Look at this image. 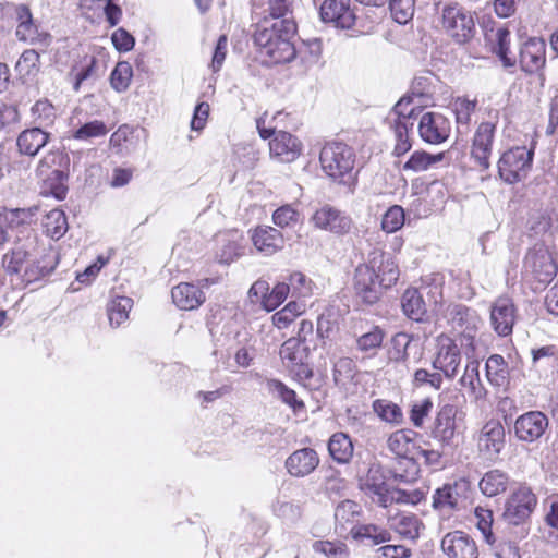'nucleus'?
I'll return each mask as SVG.
<instances>
[{"mask_svg": "<svg viewBox=\"0 0 558 558\" xmlns=\"http://www.w3.org/2000/svg\"><path fill=\"white\" fill-rule=\"evenodd\" d=\"M445 153L429 154L425 150H415L402 166L403 171L414 173L430 169L435 163L442 161Z\"/></svg>", "mask_w": 558, "mask_h": 558, "instance_id": "79ce46f5", "label": "nucleus"}, {"mask_svg": "<svg viewBox=\"0 0 558 558\" xmlns=\"http://www.w3.org/2000/svg\"><path fill=\"white\" fill-rule=\"evenodd\" d=\"M284 2L286 0H281V65L291 63L298 54L302 53L296 45L300 41V38L296 37V22L292 16H287L289 9L283 5Z\"/></svg>", "mask_w": 558, "mask_h": 558, "instance_id": "a878e982", "label": "nucleus"}, {"mask_svg": "<svg viewBox=\"0 0 558 558\" xmlns=\"http://www.w3.org/2000/svg\"><path fill=\"white\" fill-rule=\"evenodd\" d=\"M316 553L324 555L326 558H349L350 549L348 545L341 541H316L313 544Z\"/></svg>", "mask_w": 558, "mask_h": 558, "instance_id": "864d4df0", "label": "nucleus"}, {"mask_svg": "<svg viewBox=\"0 0 558 558\" xmlns=\"http://www.w3.org/2000/svg\"><path fill=\"white\" fill-rule=\"evenodd\" d=\"M433 402L429 398H425L414 403L410 411V420L415 427H422L425 417L430 413Z\"/></svg>", "mask_w": 558, "mask_h": 558, "instance_id": "774afa93", "label": "nucleus"}, {"mask_svg": "<svg viewBox=\"0 0 558 558\" xmlns=\"http://www.w3.org/2000/svg\"><path fill=\"white\" fill-rule=\"evenodd\" d=\"M363 515L362 506L351 499H344L335 507V533L343 538L349 539L353 535Z\"/></svg>", "mask_w": 558, "mask_h": 558, "instance_id": "dca6fc26", "label": "nucleus"}, {"mask_svg": "<svg viewBox=\"0 0 558 558\" xmlns=\"http://www.w3.org/2000/svg\"><path fill=\"white\" fill-rule=\"evenodd\" d=\"M39 59L36 50H25L16 62V71L22 76H35L39 72Z\"/></svg>", "mask_w": 558, "mask_h": 558, "instance_id": "6e6d98bb", "label": "nucleus"}, {"mask_svg": "<svg viewBox=\"0 0 558 558\" xmlns=\"http://www.w3.org/2000/svg\"><path fill=\"white\" fill-rule=\"evenodd\" d=\"M43 226L48 236L59 240L68 231V220L63 210L52 209L44 218Z\"/></svg>", "mask_w": 558, "mask_h": 558, "instance_id": "c03bdc74", "label": "nucleus"}, {"mask_svg": "<svg viewBox=\"0 0 558 558\" xmlns=\"http://www.w3.org/2000/svg\"><path fill=\"white\" fill-rule=\"evenodd\" d=\"M399 278V269L393 259L380 252H373L367 263L360 264L354 271L356 296L367 305L375 304L385 289Z\"/></svg>", "mask_w": 558, "mask_h": 558, "instance_id": "f257e3e1", "label": "nucleus"}, {"mask_svg": "<svg viewBox=\"0 0 558 558\" xmlns=\"http://www.w3.org/2000/svg\"><path fill=\"white\" fill-rule=\"evenodd\" d=\"M404 210L399 205H393L387 209L381 219V228L387 233L398 231L404 225Z\"/></svg>", "mask_w": 558, "mask_h": 558, "instance_id": "13d9d810", "label": "nucleus"}, {"mask_svg": "<svg viewBox=\"0 0 558 558\" xmlns=\"http://www.w3.org/2000/svg\"><path fill=\"white\" fill-rule=\"evenodd\" d=\"M132 76L133 70L131 64L126 61L118 62L110 75L111 87L118 93L126 90Z\"/></svg>", "mask_w": 558, "mask_h": 558, "instance_id": "603ef678", "label": "nucleus"}, {"mask_svg": "<svg viewBox=\"0 0 558 558\" xmlns=\"http://www.w3.org/2000/svg\"><path fill=\"white\" fill-rule=\"evenodd\" d=\"M171 296L173 303L181 310L192 311L205 302V293L197 286L182 282L172 288Z\"/></svg>", "mask_w": 558, "mask_h": 558, "instance_id": "7c9ffc66", "label": "nucleus"}, {"mask_svg": "<svg viewBox=\"0 0 558 558\" xmlns=\"http://www.w3.org/2000/svg\"><path fill=\"white\" fill-rule=\"evenodd\" d=\"M32 116L37 128L51 126L56 120L57 113L54 107L46 99L38 100L32 107Z\"/></svg>", "mask_w": 558, "mask_h": 558, "instance_id": "3c124183", "label": "nucleus"}, {"mask_svg": "<svg viewBox=\"0 0 558 558\" xmlns=\"http://www.w3.org/2000/svg\"><path fill=\"white\" fill-rule=\"evenodd\" d=\"M441 26L447 36L460 46L469 44L476 34L474 14L459 4L442 8Z\"/></svg>", "mask_w": 558, "mask_h": 558, "instance_id": "423d86ee", "label": "nucleus"}, {"mask_svg": "<svg viewBox=\"0 0 558 558\" xmlns=\"http://www.w3.org/2000/svg\"><path fill=\"white\" fill-rule=\"evenodd\" d=\"M524 267L539 282H549L558 270L551 254L544 246H535L527 252L524 258Z\"/></svg>", "mask_w": 558, "mask_h": 558, "instance_id": "6ab92c4d", "label": "nucleus"}, {"mask_svg": "<svg viewBox=\"0 0 558 558\" xmlns=\"http://www.w3.org/2000/svg\"><path fill=\"white\" fill-rule=\"evenodd\" d=\"M298 48L302 50V53L298 54L296 59L293 60L291 63H294L296 74H303L305 72V51L308 50L312 59L316 61L322 52V41L320 39L317 38L310 40L307 43L301 41V46H298Z\"/></svg>", "mask_w": 558, "mask_h": 558, "instance_id": "bf43d9fd", "label": "nucleus"}, {"mask_svg": "<svg viewBox=\"0 0 558 558\" xmlns=\"http://www.w3.org/2000/svg\"><path fill=\"white\" fill-rule=\"evenodd\" d=\"M392 19L399 24H407L413 19L415 0H389Z\"/></svg>", "mask_w": 558, "mask_h": 558, "instance_id": "5fc2aeb1", "label": "nucleus"}, {"mask_svg": "<svg viewBox=\"0 0 558 558\" xmlns=\"http://www.w3.org/2000/svg\"><path fill=\"white\" fill-rule=\"evenodd\" d=\"M531 229L535 233L555 232L558 230V216L554 213H541L533 216Z\"/></svg>", "mask_w": 558, "mask_h": 558, "instance_id": "052dcab7", "label": "nucleus"}, {"mask_svg": "<svg viewBox=\"0 0 558 558\" xmlns=\"http://www.w3.org/2000/svg\"><path fill=\"white\" fill-rule=\"evenodd\" d=\"M515 322V306L507 296L498 298L490 306V324L496 333L507 337L512 333Z\"/></svg>", "mask_w": 558, "mask_h": 558, "instance_id": "393cba45", "label": "nucleus"}, {"mask_svg": "<svg viewBox=\"0 0 558 558\" xmlns=\"http://www.w3.org/2000/svg\"><path fill=\"white\" fill-rule=\"evenodd\" d=\"M441 549L448 558H478L475 541L462 531L447 533L441 539Z\"/></svg>", "mask_w": 558, "mask_h": 558, "instance_id": "5701e85b", "label": "nucleus"}, {"mask_svg": "<svg viewBox=\"0 0 558 558\" xmlns=\"http://www.w3.org/2000/svg\"><path fill=\"white\" fill-rule=\"evenodd\" d=\"M412 341V336L407 332H399L391 339L392 351L391 360L405 363L409 359L408 348Z\"/></svg>", "mask_w": 558, "mask_h": 558, "instance_id": "680f3d73", "label": "nucleus"}, {"mask_svg": "<svg viewBox=\"0 0 558 558\" xmlns=\"http://www.w3.org/2000/svg\"><path fill=\"white\" fill-rule=\"evenodd\" d=\"M462 420V411L457 404L440 405L432 428V437L440 448H452L457 435L458 421Z\"/></svg>", "mask_w": 558, "mask_h": 558, "instance_id": "9d476101", "label": "nucleus"}, {"mask_svg": "<svg viewBox=\"0 0 558 558\" xmlns=\"http://www.w3.org/2000/svg\"><path fill=\"white\" fill-rule=\"evenodd\" d=\"M361 335L356 336L357 350L365 353H374L378 350L384 341L385 331L377 325L360 326Z\"/></svg>", "mask_w": 558, "mask_h": 558, "instance_id": "c9c22d12", "label": "nucleus"}, {"mask_svg": "<svg viewBox=\"0 0 558 558\" xmlns=\"http://www.w3.org/2000/svg\"><path fill=\"white\" fill-rule=\"evenodd\" d=\"M256 25L254 41L258 47L262 64L271 66L279 63V29L276 20L279 17V0H268V9Z\"/></svg>", "mask_w": 558, "mask_h": 558, "instance_id": "20e7f679", "label": "nucleus"}, {"mask_svg": "<svg viewBox=\"0 0 558 558\" xmlns=\"http://www.w3.org/2000/svg\"><path fill=\"white\" fill-rule=\"evenodd\" d=\"M415 435L412 429H400L392 433L387 440L389 450L398 457L399 466L404 469L403 474H396L402 481L414 480L418 474V463L415 462Z\"/></svg>", "mask_w": 558, "mask_h": 558, "instance_id": "0eeeda50", "label": "nucleus"}, {"mask_svg": "<svg viewBox=\"0 0 558 558\" xmlns=\"http://www.w3.org/2000/svg\"><path fill=\"white\" fill-rule=\"evenodd\" d=\"M469 482L464 478L446 483L433 494L432 507L444 514L458 510L461 499L465 498Z\"/></svg>", "mask_w": 558, "mask_h": 558, "instance_id": "a211bd4d", "label": "nucleus"}, {"mask_svg": "<svg viewBox=\"0 0 558 558\" xmlns=\"http://www.w3.org/2000/svg\"><path fill=\"white\" fill-rule=\"evenodd\" d=\"M534 150L518 146L505 151L497 163L502 181L514 184L525 180L532 169Z\"/></svg>", "mask_w": 558, "mask_h": 558, "instance_id": "6e6552de", "label": "nucleus"}, {"mask_svg": "<svg viewBox=\"0 0 558 558\" xmlns=\"http://www.w3.org/2000/svg\"><path fill=\"white\" fill-rule=\"evenodd\" d=\"M319 456L313 448H302L292 452L284 462L287 472L293 477H305L319 465Z\"/></svg>", "mask_w": 558, "mask_h": 558, "instance_id": "cd10ccee", "label": "nucleus"}, {"mask_svg": "<svg viewBox=\"0 0 558 558\" xmlns=\"http://www.w3.org/2000/svg\"><path fill=\"white\" fill-rule=\"evenodd\" d=\"M361 489L373 502L383 508H388L395 500H400L402 493L398 488H390L379 464H372L367 474L360 482Z\"/></svg>", "mask_w": 558, "mask_h": 558, "instance_id": "1a4fd4ad", "label": "nucleus"}, {"mask_svg": "<svg viewBox=\"0 0 558 558\" xmlns=\"http://www.w3.org/2000/svg\"><path fill=\"white\" fill-rule=\"evenodd\" d=\"M488 381L496 387H507L509 384V368L502 355H490L485 364Z\"/></svg>", "mask_w": 558, "mask_h": 558, "instance_id": "58836bf2", "label": "nucleus"}, {"mask_svg": "<svg viewBox=\"0 0 558 558\" xmlns=\"http://www.w3.org/2000/svg\"><path fill=\"white\" fill-rule=\"evenodd\" d=\"M268 282L265 280H257L250 289L248 296L252 302L259 301L262 306L271 312L279 306V284H275L270 294Z\"/></svg>", "mask_w": 558, "mask_h": 558, "instance_id": "e433bc0d", "label": "nucleus"}, {"mask_svg": "<svg viewBox=\"0 0 558 558\" xmlns=\"http://www.w3.org/2000/svg\"><path fill=\"white\" fill-rule=\"evenodd\" d=\"M340 317L341 312L337 305H327L317 318V332L328 338L337 328Z\"/></svg>", "mask_w": 558, "mask_h": 558, "instance_id": "de8ad7c7", "label": "nucleus"}, {"mask_svg": "<svg viewBox=\"0 0 558 558\" xmlns=\"http://www.w3.org/2000/svg\"><path fill=\"white\" fill-rule=\"evenodd\" d=\"M476 445L478 452L485 458L497 459L506 445L504 425L497 420L486 422L478 433Z\"/></svg>", "mask_w": 558, "mask_h": 558, "instance_id": "2eb2a0df", "label": "nucleus"}, {"mask_svg": "<svg viewBox=\"0 0 558 558\" xmlns=\"http://www.w3.org/2000/svg\"><path fill=\"white\" fill-rule=\"evenodd\" d=\"M509 475L498 469L487 471L478 483L480 490L487 497L505 493L509 485Z\"/></svg>", "mask_w": 558, "mask_h": 558, "instance_id": "f704fd0d", "label": "nucleus"}, {"mask_svg": "<svg viewBox=\"0 0 558 558\" xmlns=\"http://www.w3.org/2000/svg\"><path fill=\"white\" fill-rule=\"evenodd\" d=\"M450 121L441 113L425 112L418 123L421 138L429 144L444 143L450 135Z\"/></svg>", "mask_w": 558, "mask_h": 558, "instance_id": "412c9836", "label": "nucleus"}, {"mask_svg": "<svg viewBox=\"0 0 558 558\" xmlns=\"http://www.w3.org/2000/svg\"><path fill=\"white\" fill-rule=\"evenodd\" d=\"M546 63V44L542 38L527 39L519 51L520 69L526 74L537 73Z\"/></svg>", "mask_w": 558, "mask_h": 558, "instance_id": "4be33fe9", "label": "nucleus"}, {"mask_svg": "<svg viewBox=\"0 0 558 558\" xmlns=\"http://www.w3.org/2000/svg\"><path fill=\"white\" fill-rule=\"evenodd\" d=\"M133 306V300L128 296H118L113 299L107 307L110 325L119 327L129 317V312Z\"/></svg>", "mask_w": 558, "mask_h": 558, "instance_id": "49530a36", "label": "nucleus"}, {"mask_svg": "<svg viewBox=\"0 0 558 558\" xmlns=\"http://www.w3.org/2000/svg\"><path fill=\"white\" fill-rule=\"evenodd\" d=\"M373 410L386 423L400 425L403 422L401 408L392 401L377 399L373 402Z\"/></svg>", "mask_w": 558, "mask_h": 558, "instance_id": "a18cd8bd", "label": "nucleus"}, {"mask_svg": "<svg viewBox=\"0 0 558 558\" xmlns=\"http://www.w3.org/2000/svg\"><path fill=\"white\" fill-rule=\"evenodd\" d=\"M328 452L331 459L338 464H347L353 457V442L351 437L343 433L332 434L327 444Z\"/></svg>", "mask_w": 558, "mask_h": 558, "instance_id": "72a5a7b5", "label": "nucleus"}, {"mask_svg": "<svg viewBox=\"0 0 558 558\" xmlns=\"http://www.w3.org/2000/svg\"><path fill=\"white\" fill-rule=\"evenodd\" d=\"M37 208H3L0 210V223H4L7 230L15 229L29 223L32 217L36 214Z\"/></svg>", "mask_w": 558, "mask_h": 558, "instance_id": "37998d69", "label": "nucleus"}, {"mask_svg": "<svg viewBox=\"0 0 558 558\" xmlns=\"http://www.w3.org/2000/svg\"><path fill=\"white\" fill-rule=\"evenodd\" d=\"M314 282L307 278L303 272L294 271L290 274L287 282H281V304L286 299L306 300L313 295Z\"/></svg>", "mask_w": 558, "mask_h": 558, "instance_id": "2f4dec72", "label": "nucleus"}, {"mask_svg": "<svg viewBox=\"0 0 558 558\" xmlns=\"http://www.w3.org/2000/svg\"><path fill=\"white\" fill-rule=\"evenodd\" d=\"M495 133L496 123L485 121L477 125L473 134L470 155L482 170H487L490 167L489 157L493 151Z\"/></svg>", "mask_w": 558, "mask_h": 558, "instance_id": "4468645a", "label": "nucleus"}, {"mask_svg": "<svg viewBox=\"0 0 558 558\" xmlns=\"http://www.w3.org/2000/svg\"><path fill=\"white\" fill-rule=\"evenodd\" d=\"M389 522L390 526L404 538L415 539L420 535L422 523L413 513H398L390 518Z\"/></svg>", "mask_w": 558, "mask_h": 558, "instance_id": "ea45409f", "label": "nucleus"}, {"mask_svg": "<svg viewBox=\"0 0 558 558\" xmlns=\"http://www.w3.org/2000/svg\"><path fill=\"white\" fill-rule=\"evenodd\" d=\"M315 227L337 234L349 233L352 220L337 208L325 205L317 209L312 218Z\"/></svg>", "mask_w": 558, "mask_h": 558, "instance_id": "bb28decb", "label": "nucleus"}, {"mask_svg": "<svg viewBox=\"0 0 558 558\" xmlns=\"http://www.w3.org/2000/svg\"><path fill=\"white\" fill-rule=\"evenodd\" d=\"M319 16L324 23L341 29H350L356 22L351 0H324L319 8Z\"/></svg>", "mask_w": 558, "mask_h": 558, "instance_id": "f3484780", "label": "nucleus"}, {"mask_svg": "<svg viewBox=\"0 0 558 558\" xmlns=\"http://www.w3.org/2000/svg\"><path fill=\"white\" fill-rule=\"evenodd\" d=\"M303 150L302 142L293 134L281 131V162H292Z\"/></svg>", "mask_w": 558, "mask_h": 558, "instance_id": "8fccbe9b", "label": "nucleus"}, {"mask_svg": "<svg viewBox=\"0 0 558 558\" xmlns=\"http://www.w3.org/2000/svg\"><path fill=\"white\" fill-rule=\"evenodd\" d=\"M402 313L416 323L426 322L428 318L427 306L423 294L416 288H408L401 296Z\"/></svg>", "mask_w": 558, "mask_h": 558, "instance_id": "473e14b6", "label": "nucleus"}, {"mask_svg": "<svg viewBox=\"0 0 558 558\" xmlns=\"http://www.w3.org/2000/svg\"><path fill=\"white\" fill-rule=\"evenodd\" d=\"M278 235L277 229L272 227H257L252 234V241L259 253L269 256L278 250Z\"/></svg>", "mask_w": 558, "mask_h": 558, "instance_id": "a19ab883", "label": "nucleus"}, {"mask_svg": "<svg viewBox=\"0 0 558 558\" xmlns=\"http://www.w3.org/2000/svg\"><path fill=\"white\" fill-rule=\"evenodd\" d=\"M475 517L477 519V529L482 532L485 541L488 544L495 543V536L492 531L493 525V512L488 509L476 508Z\"/></svg>", "mask_w": 558, "mask_h": 558, "instance_id": "338daca9", "label": "nucleus"}, {"mask_svg": "<svg viewBox=\"0 0 558 558\" xmlns=\"http://www.w3.org/2000/svg\"><path fill=\"white\" fill-rule=\"evenodd\" d=\"M462 356L461 350L456 341L441 333L436 339V354L433 360V367L448 378L453 379L459 372Z\"/></svg>", "mask_w": 558, "mask_h": 558, "instance_id": "f8f14e48", "label": "nucleus"}, {"mask_svg": "<svg viewBox=\"0 0 558 558\" xmlns=\"http://www.w3.org/2000/svg\"><path fill=\"white\" fill-rule=\"evenodd\" d=\"M412 104L413 98L411 96L402 97L393 107V113L397 116L393 122L413 123L416 108Z\"/></svg>", "mask_w": 558, "mask_h": 558, "instance_id": "69168bd1", "label": "nucleus"}, {"mask_svg": "<svg viewBox=\"0 0 558 558\" xmlns=\"http://www.w3.org/2000/svg\"><path fill=\"white\" fill-rule=\"evenodd\" d=\"M414 123L404 124L403 122H393V131L396 136V145L393 148V155L397 157L405 155L412 147V143L409 137V130L412 129Z\"/></svg>", "mask_w": 558, "mask_h": 558, "instance_id": "4d7b16f0", "label": "nucleus"}, {"mask_svg": "<svg viewBox=\"0 0 558 558\" xmlns=\"http://www.w3.org/2000/svg\"><path fill=\"white\" fill-rule=\"evenodd\" d=\"M537 504L532 489L525 485L514 490L505 506L504 517L513 525H519L530 518Z\"/></svg>", "mask_w": 558, "mask_h": 558, "instance_id": "ddd939ff", "label": "nucleus"}, {"mask_svg": "<svg viewBox=\"0 0 558 558\" xmlns=\"http://www.w3.org/2000/svg\"><path fill=\"white\" fill-rule=\"evenodd\" d=\"M447 318L452 329L460 332L478 331L482 319L477 312L463 304H451L447 308Z\"/></svg>", "mask_w": 558, "mask_h": 558, "instance_id": "c85d7f7f", "label": "nucleus"}, {"mask_svg": "<svg viewBox=\"0 0 558 558\" xmlns=\"http://www.w3.org/2000/svg\"><path fill=\"white\" fill-rule=\"evenodd\" d=\"M2 267L9 276L19 275L29 283L49 275L53 269V257L45 253L36 238L16 243L2 256Z\"/></svg>", "mask_w": 558, "mask_h": 558, "instance_id": "f03ea898", "label": "nucleus"}, {"mask_svg": "<svg viewBox=\"0 0 558 558\" xmlns=\"http://www.w3.org/2000/svg\"><path fill=\"white\" fill-rule=\"evenodd\" d=\"M307 356L306 347L296 338H290L281 344V362L290 375L303 385L313 376V371L306 362Z\"/></svg>", "mask_w": 558, "mask_h": 558, "instance_id": "9b49d317", "label": "nucleus"}, {"mask_svg": "<svg viewBox=\"0 0 558 558\" xmlns=\"http://www.w3.org/2000/svg\"><path fill=\"white\" fill-rule=\"evenodd\" d=\"M354 149L343 142L326 143L319 154V162L324 173L332 181L351 186L355 182Z\"/></svg>", "mask_w": 558, "mask_h": 558, "instance_id": "7ed1b4c3", "label": "nucleus"}, {"mask_svg": "<svg viewBox=\"0 0 558 558\" xmlns=\"http://www.w3.org/2000/svg\"><path fill=\"white\" fill-rule=\"evenodd\" d=\"M108 133V129L102 121L94 120L83 124L77 129L73 137L80 141H87L93 137H101Z\"/></svg>", "mask_w": 558, "mask_h": 558, "instance_id": "0e129e2a", "label": "nucleus"}, {"mask_svg": "<svg viewBox=\"0 0 558 558\" xmlns=\"http://www.w3.org/2000/svg\"><path fill=\"white\" fill-rule=\"evenodd\" d=\"M306 310V302L300 299H291L282 308H281V328L287 327L292 322H294L298 317L303 315Z\"/></svg>", "mask_w": 558, "mask_h": 558, "instance_id": "e2e57ef3", "label": "nucleus"}, {"mask_svg": "<svg viewBox=\"0 0 558 558\" xmlns=\"http://www.w3.org/2000/svg\"><path fill=\"white\" fill-rule=\"evenodd\" d=\"M351 538L367 545H379L389 542L391 534L388 530L377 524L368 523L356 527Z\"/></svg>", "mask_w": 558, "mask_h": 558, "instance_id": "4c0bfd02", "label": "nucleus"}, {"mask_svg": "<svg viewBox=\"0 0 558 558\" xmlns=\"http://www.w3.org/2000/svg\"><path fill=\"white\" fill-rule=\"evenodd\" d=\"M451 106L456 116L458 128H468L471 122V117L476 110L477 100H471L468 97H457L453 99Z\"/></svg>", "mask_w": 558, "mask_h": 558, "instance_id": "09e8293b", "label": "nucleus"}, {"mask_svg": "<svg viewBox=\"0 0 558 558\" xmlns=\"http://www.w3.org/2000/svg\"><path fill=\"white\" fill-rule=\"evenodd\" d=\"M50 140V133L41 128H31L22 131L16 138V147L21 155L35 157Z\"/></svg>", "mask_w": 558, "mask_h": 558, "instance_id": "c756f323", "label": "nucleus"}, {"mask_svg": "<svg viewBox=\"0 0 558 558\" xmlns=\"http://www.w3.org/2000/svg\"><path fill=\"white\" fill-rule=\"evenodd\" d=\"M0 16L2 20L8 19L16 24L15 37L19 41L43 46L50 44V34L44 31L34 20L28 5L7 2L0 8Z\"/></svg>", "mask_w": 558, "mask_h": 558, "instance_id": "39448f33", "label": "nucleus"}, {"mask_svg": "<svg viewBox=\"0 0 558 558\" xmlns=\"http://www.w3.org/2000/svg\"><path fill=\"white\" fill-rule=\"evenodd\" d=\"M70 159L69 157L60 150L50 151L45 155L38 162L37 171L39 174H44L47 169H51L53 167H58V169L52 170V175L56 180L59 181V184L53 189V195L58 199L65 198L66 195V186L63 184V181L68 180V171L64 169L69 166Z\"/></svg>", "mask_w": 558, "mask_h": 558, "instance_id": "b1692460", "label": "nucleus"}, {"mask_svg": "<svg viewBox=\"0 0 558 558\" xmlns=\"http://www.w3.org/2000/svg\"><path fill=\"white\" fill-rule=\"evenodd\" d=\"M549 425L548 417L541 411H530L514 422V434L519 440L533 442L539 439Z\"/></svg>", "mask_w": 558, "mask_h": 558, "instance_id": "aec40b11", "label": "nucleus"}]
</instances>
